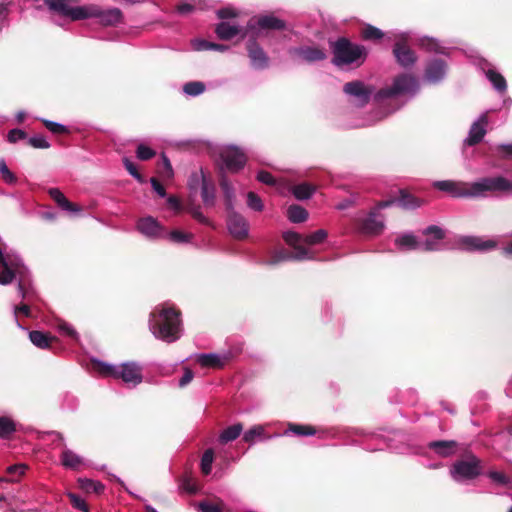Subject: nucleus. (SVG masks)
<instances>
[{
	"instance_id": "44",
	"label": "nucleus",
	"mask_w": 512,
	"mask_h": 512,
	"mask_svg": "<svg viewBox=\"0 0 512 512\" xmlns=\"http://www.w3.org/2000/svg\"><path fill=\"white\" fill-rule=\"evenodd\" d=\"M26 469V465H10L9 467L6 468L8 478H4V481H17L21 475L25 474Z\"/></svg>"
},
{
	"instance_id": "51",
	"label": "nucleus",
	"mask_w": 512,
	"mask_h": 512,
	"mask_svg": "<svg viewBox=\"0 0 512 512\" xmlns=\"http://www.w3.org/2000/svg\"><path fill=\"white\" fill-rule=\"evenodd\" d=\"M68 497L72 507L83 512H88V505L83 498H81L79 495L75 493H69Z\"/></svg>"
},
{
	"instance_id": "64",
	"label": "nucleus",
	"mask_w": 512,
	"mask_h": 512,
	"mask_svg": "<svg viewBox=\"0 0 512 512\" xmlns=\"http://www.w3.org/2000/svg\"><path fill=\"white\" fill-rule=\"evenodd\" d=\"M217 15L219 18H222V19H229V18L237 17L238 12L234 8L226 7V8L218 10Z\"/></svg>"
},
{
	"instance_id": "54",
	"label": "nucleus",
	"mask_w": 512,
	"mask_h": 512,
	"mask_svg": "<svg viewBox=\"0 0 512 512\" xmlns=\"http://www.w3.org/2000/svg\"><path fill=\"white\" fill-rule=\"evenodd\" d=\"M180 489L190 494H194L197 491V487L191 477L185 476L181 478Z\"/></svg>"
},
{
	"instance_id": "35",
	"label": "nucleus",
	"mask_w": 512,
	"mask_h": 512,
	"mask_svg": "<svg viewBox=\"0 0 512 512\" xmlns=\"http://www.w3.org/2000/svg\"><path fill=\"white\" fill-rule=\"evenodd\" d=\"M393 201L394 203L397 202L401 207L405 209H413L421 206L422 204V201L420 199L414 197L413 195L404 190H401L399 198Z\"/></svg>"
},
{
	"instance_id": "53",
	"label": "nucleus",
	"mask_w": 512,
	"mask_h": 512,
	"mask_svg": "<svg viewBox=\"0 0 512 512\" xmlns=\"http://www.w3.org/2000/svg\"><path fill=\"white\" fill-rule=\"evenodd\" d=\"M488 476L497 485L506 486L511 484V478L503 472H489Z\"/></svg>"
},
{
	"instance_id": "31",
	"label": "nucleus",
	"mask_w": 512,
	"mask_h": 512,
	"mask_svg": "<svg viewBox=\"0 0 512 512\" xmlns=\"http://www.w3.org/2000/svg\"><path fill=\"white\" fill-rule=\"evenodd\" d=\"M0 267H2V272H0V285H7L11 283L14 279V271L12 269V265L8 263L4 253L1 250Z\"/></svg>"
},
{
	"instance_id": "6",
	"label": "nucleus",
	"mask_w": 512,
	"mask_h": 512,
	"mask_svg": "<svg viewBox=\"0 0 512 512\" xmlns=\"http://www.w3.org/2000/svg\"><path fill=\"white\" fill-rule=\"evenodd\" d=\"M50 10L73 21L87 19L93 14L91 8L76 5L78 0H44Z\"/></svg>"
},
{
	"instance_id": "16",
	"label": "nucleus",
	"mask_w": 512,
	"mask_h": 512,
	"mask_svg": "<svg viewBox=\"0 0 512 512\" xmlns=\"http://www.w3.org/2000/svg\"><path fill=\"white\" fill-rule=\"evenodd\" d=\"M48 194L60 209L70 215H78L83 211L82 206L69 201L58 188H50Z\"/></svg>"
},
{
	"instance_id": "7",
	"label": "nucleus",
	"mask_w": 512,
	"mask_h": 512,
	"mask_svg": "<svg viewBox=\"0 0 512 512\" xmlns=\"http://www.w3.org/2000/svg\"><path fill=\"white\" fill-rule=\"evenodd\" d=\"M217 154L221 160L222 167L235 173L241 170L247 161L244 151L234 145H223L217 149Z\"/></svg>"
},
{
	"instance_id": "42",
	"label": "nucleus",
	"mask_w": 512,
	"mask_h": 512,
	"mask_svg": "<svg viewBox=\"0 0 512 512\" xmlns=\"http://www.w3.org/2000/svg\"><path fill=\"white\" fill-rule=\"evenodd\" d=\"M314 191H315V187H313L307 183H302V184L296 185L293 188V194L299 200L308 199L309 197L312 196Z\"/></svg>"
},
{
	"instance_id": "24",
	"label": "nucleus",
	"mask_w": 512,
	"mask_h": 512,
	"mask_svg": "<svg viewBox=\"0 0 512 512\" xmlns=\"http://www.w3.org/2000/svg\"><path fill=\"white\" fill-rule=\"evenodd\" d=\"M394 204V201H383L374 206L367 214V218L363 220L362 224H383L385 217L382 213L383 209Z\"/></svg>"
},
{
	"instance_id": "63",
	"label": "nucleus",
	"mask_w": 512,
	"mask_h": 512,
	"mask_svg": "<svg viewBox=\"0 0 512 512\" xmlns=\"http://www.w3.org/2000/svg\"><path fill=\"white\" fill-rule=\"evenodd\" d=\"M359 228L362 235H380L383 226H360Z\"/></svg>"
},
{
	"instance_id": "40",
	"label": "nucleus",
	"mask_w": 512,
	"mask_h": 512,
	"mask_svg": "<svg viewBox=\"0 0 512 512\" xmlns=\"http://www.w3.org/2000/svg\"><path fill=\"white\" fill-rule=\"evenodd\" d=\"M360 34L364 40H379L384 37V33L379 28L369 24L362 26Z\"/></svg>"
},
{
	"instance_id": "19",
	"label": "nucleus",
	"mask_w": 512,
	"mask_h": 512,
	"mask_svg": "<svg viewBox=\"0 0 512 512\" xmlns=\"http://www.w3.org/2000/svg\"><path fill=\"white\" fill-rule=\"evenodd\" d=\"M247 49L251 64L254 68L264 69L268 67L269 58L259 45L255 42H250L247 45Z\"/></svg>"
},
{
	"instance_id": "14",
	"label": "nucleus",
	"mask_w": 512,
	"mask_h": 512,
	"mask_svg": "<svg viewBox=\"0 0 512 512\" xmlns=\"http://www.w3.org/2000/svg\"><path fill=\"white\" fill-rule=\"evenodd\" d=\"M217 36L222 40H231L234 37H245L250 33L248 26L244 29L242 26L229 21L221 22L215 30Z\"/></svg>"
},
{
	"instance_id": "61",
	"label": "nucleus",
	"mask_w": 512,
	"mask_h": 512,
	"mask_svg": "<svg viewBox=\"0 0 512 512\" xmlns=\"http://www.w3.org/2000/svg\"><path fill=\"white\" fill-rule=\"evenodd\" d=\"M424 234L427 236L432 235L434 239L441 240L445 237V232L438 226H430L425 229Z\"/></svg>"
},
{
	"instance_id": "12",
	"label": "nucleus",
	"mask_w": 512,
	"mask_h": 512,
	"mask_svg": "<svg viewBox=\"0 0 512 512\" xmlns=\"http://www.w3.org/2000/svg\"><path fill=\"white\" fill-rule=\"evenodd\" d=\"M292 57L299 61L313 63L322 61L326 58V52L316 46H302L289 50Z\"/></svg>"
},
{
	"instance_id": "43",
	"label": "nucleus",
	"mask_w": 512,
	"mask_h": 512,
	"mask_svg": "<svg viewBox=\"0 0 512 512\" xmlns=\"http://www.w3.org/2000/svg\"><path fill=\"white\" fill-rule=\"evenodd\" d=\"M396 244L402 251L412 250L418 247L416 237L411 234H405L402 237L397 238Z\"/></svg>"
},
{
	"instance_id": "48",
	"label": "nucleus",
	"mask_w": 512,
	"mask_h": 512,
	"mask_svg": "<svg viewBox=\"0 0 512 512\" xmlns=\"http://www.w3.org/2000/svg\"><path fill=\"white\" fill-rule=\"evenodd\" d=\"M229 235L237 241H243L249 236V230L245 226H228Z\"/></svg>"
},
{
	"instance_id": "38",
	"label": "nucleus",
	"mask_w": 512,
	"mask_h": 512,
	"mask_svg": "<svg viewBox=\"0 0 512 512\" xmlns=\"http://www.w3.org/2000/svg\"><path fill=\"white\" fill-rule=\"evenodd\" d=\"M16 431L15 423L7 416H0V438L10 439Z\"/></svg>"
},
{
	"instance_id": "3",
	"label": "nucleus",
	"mask_w": 512,
	"mask_h": 512,
	"mask_svg": "<svg viewBox=\"0 0 512 512\" xmlns=\"http://www.w3.org/2000/svg\"><path fill=\"white\" fill-rule=\"evenodd\" d=\"M468 198H483L493 193H512V180L503 176L483 177L474 182H467Z\"/></svg>"
},
{
	"instance_id": "1",
	"label": "nucleus",
	"mask_w": 512,
	"mask_h": 512,
	"mask_svg": "<svg viewBox=\"0 0 512 512\" xmlns=\"http://www.w3.org/2000/svg\"><path fill=\"white\" fill-rule=\"evenodd\" d=\"M150 329L158 339L172 342L179 339L180 312L173 308H163L151 313Z\"/></svg>"
},
{
	"instance_id": "22",
	"label": "nucleus",
	"mask_w": 512,
	"mask_h": 512,
	"mask_svg": "<svg viewBox=\"0 0 512 512\" xmlns=\"http://www.w3.org/2000/svg\"><path fill=\"white\" fill-rule=\"evenodd\" d=\"M393 53L397 62L403 67H410L416 62L415 53L399 42L395 44Z\"/></svg>"
},
{
	"instance_id": "39",
	"label": "nucleus",
	"mask_w": 512,
	"mask_h": 512,
	"mask_svg": "<svg viewBox=\"0 0 512 512\" xmlns=\"http://www.w3.org/2000/svg\"><path fill=\"white\" fill-rule=\"evenodd\" d=\"M486 77L492 83L494 88L499 92L506 91L507 84L505 78L498 72L493 69H488L486 71Z\"/></svg>"
},
{
	"instance_id": "13",
	"label": "nucleus",
	"mask_w": 512,
	"mask_h": 512,
	"mask_svg": "<svg viewBox=\"0 0 512 512\" xmlns=\"http://www.w3.org/2000/svg\"><path fill=\"white\" fill-rule=\"evenodd\" d=\"M294 251H288L284 248L275 251L268 265L275 266L284 261H308V252L302 248H293Z\"/></svg>"
},
{
	"instance_id": "58",
	"label": "nucleus",
	"mask_w": 512,
	"mask_h": 512,
	"mask_svg": "<svg viewBox=\"0 0 512 512\" xmlns=\"http://www.w3.org/2000/svg\"><path fill=\"white\" fill-rule=\"evenodd\" d=\"M58 329H60V331L66 336H69L72 340L78 341V333L75 328L70 326L69 323L62 322L58 325Z\"/></svg>"
},
{
	"instance_id": "27",
	"label": "nucleus",
	"mask_w": 512,
	"mask_h": 512,
	"mask_svg": "<svg viewBox=\"0 0 512 512\" xmlns=\"http://www.w3.org/2000/svg\"><path fill=\"white\" fill-rule=\"evenodd\" d=\"M91 368L102 377H112L115 379L119 367L108 364L99 359H91Z\"/></svg>"
},
{
	"instance_id": "36",
	"label": "nucleus",
	"mask_w": 512,
	"mask_h": 512,
	"mask_svg": "<svg viewBox=\"0 0 512 512\" xmlns=\"http://www.w3.org/2000/svg\"><path fill=\"white\" fill-rule=\"evenodd\" d=\"M288 219L293 223L305 222L308 219V212L299 205H292L287 210Z\"/></svg>"
},
{
	"instance_id": "21",
	"label": "nucleus",
	"mask_w": 512,
	"mask_h": 512,
	"mask_svg": "<svg viewBox=\"0 0 512 512\" xmlns=\"http://www.w3.org/2000/svg\"><path fill=\"white\" fill-rule=\"evenodd\" d=\"M446 75V65L442 60L431 61L425 71V80L429 83H437Z\"/></svg>"
},
{
	"instance_id": "26",
	"label": "nucleus",
	"mask_w": 512,
	"mask_h": 512,
	"mask_svg": "<svg viewBox=\"0 0 512 512\" xmlns=\"http://www.w3.org/2000/svg\"><path fill=\"white\" fill-rule=\"evenodd\" d=\"M210 178L202 169L192 172L187 183L190 192L197 193Z\"/></svg>"
},
{
	"instance_id": "33",
	"label": "nucleus",
	"mask_w": 512,
	"mask_h": 512,
	"mask_svg": "<svg viewBox=\"0 0 512 512\" xmlns=\"http://www.w3.org/2000/svg\"><path fill=\"white\" fill-rule=\"evenodd\" d=\"M78 486L80 488V490L86 492V493H96V494H101L103 491H105V485L100 483V482H97V481H93L91 479H87V478H79L78 479Z\"/></svg>"
},
{
	"instance_id": "15",
	"label": "nucleus",
	"mask_w": 512,
	"mask_h": 512,
	"mask_svg": "<svg viewBox=\"0 0 512 512\" xmlns=\"http://www.w3.org/2000/svg\"><path fill=\"white\" fill-rule=\"evenodd\" d=\"M83 8H91L93 10V14L87 16V19L94 17L99 18L100 22L104 25H115L119 23L122 18V13L117 8L101 10L94 5H84Z\"/></svg>"
},
{
	"instance_id": "34",
	"label": "nucleus",
	"mask_w": 512,
	"mask_h": 512,
	"mask_svg": "<svg viewBox=\"0 0 512 512\" xmlns=\"http://www.w3.org/2000/svg\"><path fill=\"white\" fill-rule=\"evenodd\" d=\"M136 228L139 233L151 240L164 238L166 236L164 226H137Z\"/></svg>"
},
{
	"instance_id": "29",
	"label": "nucleus",
	"mask_w": 512,
	"mask_h": 512,
	"mask_svg": "<svg viewBox=\"0 0 512 512\" xmlns=\"http://www.w3.org/2000/svg\"><path fill=\"white\" fill-rule=\"evenodd\" d=\"M61 460L63 466L72 470H78L83 465V458L69 449L62 452Z\"/></svg>"
},
{
	"instance_id": "4",
	"label": "nucleus",
	"mask_w": 512,
	"mask_h": 512,
	"mask_svg": "<svg viewBox=\"0 0 512 512\" xmlns=\"http://www.w3.org/2000/svg\"><path fill=\"white\" fill-rule=\"evenodd\" d=\"M327 232L324 229H318L311 234H299L294 231H287L282 234V238L288 246L292 248H302L308 252L309 260L315 258V254L312 252L311 247L320 244L325 241Z\"/></svg>"
},
{
	"instance_id": "49",
	"label": "nucleus",
	"mask_w": 512,
	"mask_h": 512,
	"mask_svg": "<svg viewBox=\"0 0 512 512\" xmlns=\"http://www.w3.org/2000/svg\"><path fill=\"white\" fill-rule=\"evenodd\" d=\"M0 174L7 184H15L17 177L10 171L4 159H0Z\"/></svg>"
},
{
	"instance_id": "62",
	"label": "nucleus",
	"mask_w": 512,
	"mask_h": 512,
	"mask_svg": "<svg viewBox=\"0 0 512 512\" xmlns=\"http://www.w3.org/2000/svg\"><path fill=\"white\" fill-rule=\"evenodd\" d=\"M29 143L34 148L46 149L50 147V143L42 136H36L29 139Z\"/></svg>"
},
{
	"instance_id": "8",
	"label": "nucleus",
	"mask_w": 512,
	"mask_h": 512,
	"mask_svg": "<svg viewBox=\"0 0 512 512\" xmlns=\"http://www.w3.org/2000/svg\"><path fill=\"white\" fill-rule=\"evenodd\" d=\"M419 88L418 81L415 77L403 74L395 78L393 84L381 91V97H393L398 95L414 94Z\"/></svg>"
},
{
	"instance_id": "30",
	"label": "nucleus",
	"mask_w": 512,
	"mask_h": 512,
	"mask_svg": "<svg viewBox=\"0 0 512 512\" xmlns=\"http://www.w3.org/2000/svg\"><path fill=\"white\" fill-rule=\"evenodd\" d=\"M196 361H198L201 367L221 369L224 366V361L215 353L200 354Z\"/></svg>"
},
{
	"instance_id": "60",
	"label": "nucleus",
	"mask_w": 512,
	"mask_h": 512,
	"mask_svg": "<svg viewBox=\"0 0 512 512\" xmlns=\"http://www.w3.org/2000/svg\"><path fill=\"white\" fill-rule=\"evenodd\" d=\"M124 166L127 171L140 183L144 182V178L138 173L135 165L127 158L124 159Z\"/></svg>"
},
{
	"instance_id": "28",
	"label": "nucleus",
	"mask_w": 512,
	"mask_h": 512,
	"mask_svg": "<svg viewBox=\"0 0 512 512\" xmlns=\"http://www.w3.org/2000/svg\"><path fill=\"white\" fill-rule=\"evenodd\" d=\"M271 436L266 434L265 426L263 425H254L248 431H246L243 435V441L246 443H254L256 440H267Z\"/></svg>"
},
{
	"instance_id": "11",
	"label": "nucleus",
	"mask_w": 512,
	"mask_h": 512,
	"mask_svg": "<svg viewBox=\"0 0 512 512\" xmlns=\"http://www.w3.org/2000/svg\"><path fill=\"white\" fill-rule=\"evenodd\" d=\"M115 379H122L126 384L139 385L142 383V366L136 362H127L118 368Z\"/></svg>"
},
{
	"instance_id": "32",
	"label": "nucleus",
	"mask_w": 512,
	"mask_h": 512,
	"mask_svg": "<svg viewBox=\"0 0 512 512\" xmlns=\"http://www.w3.org/2000/svg\"><path fill=\"white\" fill-rule=\"evenodd\" d=\"M242 431V423H236L234 425H231L222 431L220 437H218V441H220L222 444H227L230 441H235Z\"/></svg>"
},
{
	"instance_id": "52",
	"label": "nucleus",
	"mask_w": 512,
	"mask_h": 512,
	"mask_svg": "<svg viewBox=\"0 0 512 512\" xmlns=\"http://www.w3.org/2000/svg\"><path fill=\"white\" fill-rule=\"evenodd\" d=\"M247 206L254 211H261L263 209V202L261 198L254 192L247 194Z\"/></svg>"
},
{
	"instance_id": "50",
	"label": "nucleus",
	"mask_w": 512,
	"mask_h": 512,
	"mask_svg": "<svg viewBox=\"0 0 512 512\" xmlns=\"http://www.w3.org/2000/svg\"><path fill=\"white\" fill-rule=\"evenodd\" d=\"M193 47L195 50H225V46L214 44L205 40H195L193 41Z\"/></svg>"
},
{
	"instance_id": "37",
	"label": "nucleus",
	"mask_w": 512,
	"mask_h": 512,
	"mask_svg": "<svg viewBox=\"0 0 512 512\" xmlns=\"http://www.w3.org/2000/svg\"><path fill=\"white\" fill-rule=\"evenodd\" d=\"M199 192L201 194L202 201L204 202L205 205L212 206L214 204L215 186L211 178L203 187H201Z\"/></svg>"
},
{
	"instance_id": "47",
	"label": "nucleus",
	"mask_w": 512,
	"mask_h": 512,
	"mask_svg": "<svg viewBox=\"0 0 512 512\" xmlns=\"http://www.w3.org/2000/svg\"><path fill=\"white\" fill-rule=\"evenodd\" d=\"M205 90V86L202 82H189L184 85L183 91L185 94L189 96H198L203 93Z\"/></svg>"
},
{
	"instance_id": "18",
	"label": "nucleus",
	"mask_w": 512,
	"mask_h": 512,
	"mask_svg": "<svg viewBox=\"0 0 512 512\" xmlns=\"http://www.w3.org/2000/svg\"><path fill=\"white\" fill-rule=\"evenodd\" d=\"M488 124V112H485L479 116V118L471 125L469 135L466 139V143L474 145L482 140L486 133V126Z\"/></svg>"
},
{
	"instance_id": "23",
	"label": "nucleus",
	"mask_w": 512,
	"mask_h": 512,
	"mask_svg": "<svg viewBox=\"0 0 512 512\" xmlns=\"http://www.w3.org/2000/svg\"><path fill=\"white\" fill-rule=\"evenodd\" d=\"M428 447L432 449L435 454L441 457H448L455 453L457 443L455 440H437L429 443Z\"/></svg>"
},
{
	"instance_id": "57",
	"label": "nucleus",
	"mask_w": 512,
	"mask_h": 512,
	"mask_svg": "<svg viewBox=\"0 0 512 512\" xmlns=\"http://www.w3.org/2000/svg\"><path fill=\"white\" fill-rule=\"evenodd\" d=\"M136 153L140 160H148L155 156V151L144 144L138 146Z\"/></svg>"
},
{
	"instance_id": "59",
	"label": "nucleus",
	"mask_w": 512,
	"mask_h": 512,
	"mask_svg": "<svg viewBox=\"0 0 512 512\" xmlns=\"http://www.w3.org/2000/svg\"><path fill=\"white\" fill-rule=\"evenodd\" d=\"M222 503H210V502H201L199 503V511L200 512H222Z\"/></svg>"
},
{
	"instance_id": "55",
	"label": "nucleus",
	"mask_w": 512,
	"mask_h": 512,
	"mask_svg": "<svg viewBox=\"0 0 512 512\" xmlns=\"http://www.w3.org/2000/svg\"><path fill=\"white\" fill-rule=\"evenodd\" d=\"M220 185L226 199L228 200V202H231L235 196L232 184L225 177H223L221 179Z\"/></svg>"
},
{
	"instance_id": "5",
	"label": "nucleus",
	"mask_w": 512,
	"mask_h": 512,
	"mask_svg": "<svg viewBox=\"0 0 512 512\" xmlns=\"http://www.w3.org/2000/svg\"><path fill=\"white\" fill-rule=\"evenodd\" d=\"M482 473V460L470 452L463 455L461 459L456 460L452 466V474L456 480H472Z\"/></svg>"
},
{
	"instance_id": "56",
	"label": "nucleus",
	"mask_w": 512,
	"mask_h": 512,
	"mask_svg": "<svg viewBox=\"0 0 512 512\" xmlns=\"http://www.w3.org/2000/svg\"><path fill=\"white\" fill-rule=\"evenodd\" d=\"M167 206L175 214L181 213L184 210L179 198L173 195L167 197Z\"/></svg>"
},
{
	"instance_id": "46",
	"label": "nucleus",
	"mask_w": 512,
	"mask_h": 512,
	"mask_svg": "<svg viewBox=\"0 0 512 512\" xmlns=\"http://www.w3.org/2000/svg\"><path fill=\"white\" fill-rule=\"evenodd\" d=\"M165 237L174 243H184L191 240L192 234L180 230H172L171 232H166Z\"/></svg>"
},
{
	"instance_id": "10",
	"label": "nucleus",
	"mask_w": 512,
	"mask_h": 512,
	"mask_svg": "<svg viewBox=\"0 0 512 512\" xmlns=\"http://www.w3.org/2000/svg\"><path fill=\"white\" fill-rule=\"evenodd\" d=\"M284 28V22L274 16L265 15L253 18L248 23V29L255 37L264 36L266 30H280Z\"/></svg>"
},
{
	"instance_id": "25",
	"label": "nucleus",
	"mask_w": 512,
	"mask_h": 512,
	"mask_svg": "<svg viewBox=\"0 0 512 512\" xmlns=\"http://www.w3.org/2000/svg\"><path fill=\"white\" fill-rule=\"evenodd\" d=\"M29 340L32 341L34 346L41 349H48L52 343L57 342L58 339L55 336L49 335V333L34 330L29 332Z\"/></svg>"
},
{
	"instance_id": "17",
	"label": "nucleus",
	"mask_w": 512,
	"mask_h": 512,
	"mask_svg": "<svg viewBox=\"0 0 512 512\" xmlns=\"http://www.w3.org/2000/svg\"><path fill=\"white\" fill-rule=\"evenodd\" d=\"M433 186L441 191L449 193L453 197L468 198L467 182L443 180L434 182Z\"/></svg>"
},
{
	"instance_id": "9",
	"label": "nucleus",
	"mask_w": 512,
	"mask_h": 512,
	"mask_svg": "<svg viewBox=\"0 0 512 512\" xmlns=\"http://www.w3.org/2000/svg\"><path fill=\"white\" fill-rule=\"evenodd\" d=\"M344 92L350 97L353 105L364 106L371 98L373 89L361 81H352L344 85Z\"/></svg>"
},
{
	"instance_id": "41",
	"label": "nucleus",
	"mask_w": 512,
	"mask_h": 512,
	"mask_svg": "<svg viewBox=\"0 0 512 512\" xmlns=\"http://www.w3.org/2000/svg\"><path fill=\"white\" fill-rule=\"evenodd\" d=\"M288 430L297 436H311L316 434V428L311 425L290 423Z\"/></svg>"
},
{
	"instance_id": "45",
	"label": "nucleus",
	"mask_w": 512,
	"mask_h": 512,
	"mask_svg": "<svg viewBox=\"0 0 512 512\" xmlns=\"http://www.w3.org/2000/svg\"><path fill=\"white\" fill-rule=\"evenodd\" d=\"M214 460V451L212 448L207 449L203 452L201 457V472L208 475L211 472V465Z\"/></svg>"
},
{
	"instance_id": "2",
	"label": "nucleus",
	"mask_w": 512,
	"mask_h": 512,
	"mask_svg": "<svg viewBox=\"0 0 512 512\" xmlns=\"http://www.w3.org/2000/svg\"><path fill=\"white\" fill-rule=\"evenodd\" d=\"M333 60L338 67H346L355 64L361 65L367 56L366 48L354 44L346 38H340L331 45Z\"/></svg>"
},
{
	"instance_id": "20",
	"label": "nucleus",
	"mask_w": 512,
	"mask_h": 512,
	"mask_svg": "<svg viewBox=\"0 0 512 512\" xmlns=\"http://www.w3.org/2000/svg\"><path fill=\"white\" fill-rule=\"evenodd\" d=\"M461 245L468 251H487L496 247V241L482 240L479 237L467 236L461 239Z\"/></svg>"
}]
</instances>
